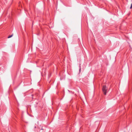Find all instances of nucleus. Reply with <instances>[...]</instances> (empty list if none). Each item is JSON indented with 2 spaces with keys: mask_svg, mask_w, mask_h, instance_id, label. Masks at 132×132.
Returning a JSON list of instances; mask_svg holds the SVG:
<instances>
[{
  "mask_svg": "<svg viewBox=\"0 0 132 132\" xmlns=\"http://www.w3.org/2000/svg\"><path fill=\"white\" fill-rule=\"evenodd\" d=\"M80 70H81V68H80V69H79V71H80Z\"/></svg>",
  "mask_w": 132,
  "mask_h": 132,
  "instance_id": "nucleus-4",
  "label": "nucleus"
},
{
  "mask_svg": "<svg viewBox=\"0 0 132 132\" xmlns=\"http://www.w3.org/2000/svg\"><path fill=\"white\" fill-rule=\"evenodd\" d=\"M132 7H131V6H130V9H131L132 8Z\"/></svg>",
  "mask_w": 132,
  "mask_h": 132,
  "instance_id": "nucleus-3",
  "label": "nucleus"
},
{
  "mask_svg": "<svg viewBox=\"0 0 132 132\" xmlns=\"http://www.w3.org/2000/svg\"><path fill=\"white\" fill-rule=\"evenodd\" d=\"M131 7H132V3L131 4Z\"/></svg>",
  "mask_w": 132,
  "mask_h": 132,
  "instance_id": "nucleus-5",
  "label": "nucleus"
},
{
  "mask_svg": "<svg viewBox=\"0 0 132 132\" xmlns=\"http://www.w3.org/2000/svg\"><path fill=\"white\" fill-rule=\"evenodd\" d=\"M13 36V34H12L11 35H10L8 37V38H10L11 37H12Z\"/></svg>",
  "mask_w": 132,
  "mask_h": 132,
  "instance_id": "nucleus-2",
  "label": "nucleus"
},
{
  "mask_svg": "<svg viewBox=\"0 0 132 132\" xmlns=\"http://www.w3.org/2000/svg\"><path fill=\"white\" fill-rule=\"evenodd\" d=\"M102 90L104 94L105 95H106L107 90V88L106 87V86L104 85L103 86Z\"/></svg>",
  "mask_w": 132,
  "mask_h": 132,
  "instance_id": "nucleus-1",
  "label": "nucleus"
}]
</instances>
